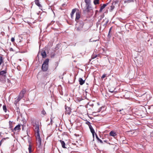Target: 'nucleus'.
<instances>
[{"label": "nucleus", "mask_w": 153, "mask_h": 153, "mask_svg": "<svg viewBox=\"0 0 153 153\" xmlns=\"http://www.w3.org/2000/svg\"><path fill=\"white\" fill-rule=\"evenodd\" d=\"M36 143L38 148H40L41 145V139L40 134L36 135Z\"/></svg>", "instance_id": "5"}, {"label": "nucleus", "mask_w": 153, "mask_h": 153, "mask_svg": "<svg viewBox=\"0 0 153 153\" xmlns=\"http://www.w3.org/2000/svg\"><path fill=\"white\" fill-rule=\"evenodd\" d=\"M107 24H105V23L104 24V25H103V26H104V27H105L106 25Z\"/></svg>", "instance_id": "42"}, {"label": "nucleus", "mask_w": 153, "mask_h": 153, "mask_svg": "<svg viewBox=\"0 0 153 153\" xmlns=\"http://www.w3.org/2000/svg\"><path fill=\"white\" fill-rule=\"evenodd\" d=\"M96 137L98 141H99L100 142V143H103V142L102 140H101L98 137V136L96 134Z\"/></svg>", "instance_id": "18"}, {"label": "nucleus", "mask_w": 153, "mask_h": 153, "mask_svg": "<svg viewBox=\"0 0 153 153\" xmlns=\"http://www.w3.org/2000/svg\"><path fill=\"white\" fill-rule=\"evenodd\" d=\"M79 26L75 28V30L78 32L81 31L83 30L84 23L83 21H81L79 23Z\"/></svg>", "instance_id": "3"}, {"label": "nucleus", "mask_w": 153, "mask_h": 153, "mask_svg": "<svg viewBox=\"0 0 153 153\" xmlns=\"http://www.w3.org/2000/svg\"><path fill=\"white\" fill-rule=\"evenodd\" d=\"M9 123L10 128H11L13 127V126L12 125V124H11L12 123V122L10 121Z\"/></svg>", "instance_id": "28"}, {"label": "nucleus", "mask_w": 153, "mask_h": 153, "mask_svg": "<svg viewBox=\"0 0 153 153\" xmlns=\"http://www.w3.org/2000/svg\"><path fill=\"white\" fill-rule=\"evenodd\" d=\"M1 106V104H0V106Z\"/></svg>", "instance_id": "51"}, {"label": "nucleus", "mask_w": 153, "mask_h": 153, "mask_svg": "<svg viewBox=\"0 0 153 153\" xmlns=\"http://www.w3.org/2000/svg\"><path fill=\"white\" fill-rule=\"evenodd\" d=\"M39 0H35V1H38Z\"/></svg>", "instance_id": "47"}, {"label": "nucleus", "mask_w": 153, "mask_h": 153, "mask_svg": "<svg viewBox=\"0 0 153 153\" xmlns=\"http://www.w3.org/2000/svg\"><path fill=\"white\" fill-rule=\"evenodd\" d=\"M60 142L62 147L63 148H67L65 146V143L64 141L63 140H59Z\"/></svg>", "instance_id": "14"}, {"label": "nucleus", "mask_w": 153, "mask_h": 153, "mask_svg": "<svg viewBox=\"0 0 153 153\" xmlns=\"http://www.w3.org/2000/svg\"><path fill=\"white\" fill-rule=\"evenodd\" d=\"M29 153H31V152H29Z\"/></svg>", "instance_id": "50"}, {"label": "nucleus", "mask_w": 153, "mask_h": 153, "mask_svg": "<svg viewBox=\"0 0 153 153\" xmlns=\"http://www.w3.org/2000/svg\"><path fill=\"white\" fill-rule=\"evenodd\" d=\"M26 93V90L25 89H23L20 92L19 96L23 98L24 97V94Z\"/></svg>", "instance_id": "11"}, {"label": "nucleus", "mask_w": 153, "mask_h": 153, "mask_svg": "<svg viewBox=\"0 0 153 153\" xmlns=\"http://www.w3.org/2000/svg\"><path fill=\"white\" fill-rule=\"evenodd\" d=\"M97 56V55L96 54L94 53L91 56V59H92L95 58Z\"/></svg>", "instance_id": "22"}, {"label": "nucleus", "mask_w": 153, "mask_h": 153, "mask_svg": "<svg viewBox=\"0 0 153 153\" xmlns=\"http://www.w3.org/2000/svg\"><path fill=\"white\" fill-rule=\"evenodd\" d=\"M7 82L8 83H10V81L9 79H7Z\"/></svg>", "instance_id": "35"}, {"label": "nucleus", "mask_w": 153, "mask_h": 153, "mask_svg": "<svg viewBox=\"0 0 153 153\" xmlns=\"http://www.w3.org/2000/svg\"><path fill=\"white\" fill-rule=\"evenodd\" d=\"M112 29V27H111V28H110V29L109 30V32H108V37L109 38H110L111 37V34L110 35V33H111V30Z\"/></svg>", "instance_id": "20"}, {"label": "nucleus", "mask_w": 153, "mask_h": 153, "mask_svg": "<svg viewBox=\"0 0 153 153\" xmlns=\"http://www.w3.org/2000/svg\"><path fill=\"white\" fill-rule=\"evenodd\" d=\"M11 41L12 42H13L15 41V39L13 37H12L11 39Z\"/></svg>", "instance_id": "32"}, {"label": "nucleus", "mask_w": 153, "mask_h": 153, "mask_svg": "<svg viewBox=\"0 0 153 153\" xmlns=\"http://www.w3.org/2000/svg\"><path fill=\"white\" fill-rule=\"evenodd\" d=\"M86 123L89 126V125H91V123H90V122L89 121H88Z\"/></svg>", "instance_id": "34"}, {"label": "nucleus", "mask_w": 153, "mask_h": 153, "mask_svg": "<svg viewBox=\"0 0 153 153\" xmlns=\"http://www.w3.org/2000/svg\"><path fill=\"white\" fill-rule=\"evenodd\" d=\"M3 108L4 111L6 112L7 111V108L5 105H4L3 106Z\"/></svg>", "instance_id": "24"}, {"label": "nucleus", "mask_w": 153, "mask_h": 153, "mask_svg": "<svg viewBox=\"0 0 153 153\" xmlns=\"http://www.w3.org/2000/svg\"><path fill=\"white\" fill-rule=\"evenodd\" d=\"M77 10V9L76 8H75L72 10V12L71 13V17L72 19H73L74 17V15L75 13Z\"/></svg>", "instance_id": "12"}, {"label": "nucleus", "mask_w": 153, "mask_h": 153, "mask_svg": "<svg viewBox=\"0 0 153 153\" xmlns=\"http://www.w3.org/2000/svg\"><path fill=\"white\" fill-rule=\"evenodd\" d=\"M109 21L108 20H107L105 22V24H107L108 23Z\"/></svg>", "instance_id": "39"}, {"label": "nucleus", "mask_w": 153, "mask_h": 153, "mask_svg": "<svg viewBox=\"0 0 153 153\" xmlns=\"http://www.w3.org/2000/svg\"><path fill=\"white\" fill-rule=\"evenodd\" d=\"M65 3L63 4H62V6H65Z\"/></svg>", "instance_id": "44"}, {"label": "nucleus", "mask_w": 153, "mask_h": 153, "mask_svg": "<svg viewBox=\"0 0 153 153\" xmlns=\"http://www.w3.org/2000/svg\"><path fill=\"white\" fill-rule=\"evenodd\" d=\"M54 22H53V21H52L50 23L48 24V26H50V25L53 24L54 23Z\"/></svg>", "instance_id": "31"}, {"label": "nucleus", "mask_w": 153, "mask_h": 153, "mask_svg": "<svg viewBox=\"0 0 153 153\" xmlns=\"http://www.w3.org/2000/svg\"><path fill=\"white\" fill-rule=\"evenodd\" d=\"M85 7V9L84 10V12L85 13H88L90 12L92 10L91 4H86Z\"/></svg>", "instance_id": "4"}, {"label": "nucleus", "mask_w": 153, "mask_h": 153, "mask_svg": "<svg viewBox=\"0 0 153 153\" xmlns=\"http://www.w3.org/2000/svg\"><path fill=\"white\" fill-rule=\"evenodd\" d=\"M41 54L43 58H45L46 56V54L45 51H42Z\"/></svg>", "instance_id": "17"}, {"label": "nucleus", "mask_w": 153, "mask_h": 153, "mask_svg": "<svg viewBox=\"0 0 153 153\" xmlns=\"http://www.w3.org/2000/svg\"><path fill=\"white\" fill-rule=\"evenodd\" d=\"M101 19H102V18H101L100 19V20H101Z\"/></svg>", "instance_id": "52"}, {"label": "nucleus", "mask_w": 153, "mask_h": 153, "mask_svg": "<svg viewBox=\"0 0 153 153\" xmlns=\"http://www.w3.org/2000/svg\"><path fill=\"white\" fill-rule=\"evenodd\" d=\"M20 126L19 124L16 126L13 129H11L12 131L15 133V132L17 130H19L20 129Z\"/></svg>", "instance_id": "8"}, {"label": "nucleus", "mask_w": 153, "mask_h": 153, "mask_svg": "<svg viewBox=\"0 0 153 153\" xmlns=\"http://www.w3.org/2000/svg\"><path fill=\"white\" fill-rule=\"evenodd\" d=\"M32 147L30 145L28 147L29 152H31Z\"/></svg>", "instance_id": "27"}, {"label": "nucleus", "mask_w": 153, "mask_h": 153, "mask_svg": "<svg viewBox=\"0 0 153 153\" xmlns=\"http://www.w3.org/2000/svg\"><path fill=\"white\" fill-rule=\"evenodd\" d=\"M109 91L111 93H113L114 92V91H111V90H110Z\"/></svg>", "instance_id": "40"}, {"label": "nucleus", "mask_w": 153, "mask_h": 153, "mask_svg": "<svg viewBox=\"0 0 153 153\" xmlns=\"http://www.w3.org/2000/svg\"><path fill=\"white\" fill-rule=\"evenodd\" d=\"M109 135L111 136L114 137L117 135V134L114 131H111L109 133Z\"/></svg>", "instance_id": "16"}, {"label": "nucleus", "mask_w": 153, "mask_h": 153, "mask_svg": "<svg viewBox=\"0 0 153 153\" xmlns=\"http://www.w3.org/2000/svg\"><path fill=\"white\" fill-rule=\"evenodd\" d=\"M7 70L0 71V82L2 83L6 82Z\"/></svg>", "instance_id": "1"}, {"label": "nucleus", "mask_w": 153, "mask_h": 153, "mask_svg": "<svg viewBox=\"0 0 153 153\" xmlns=\"http://www.w3.org/2000/svg\"><path fill=\"white\" fill-rule=\"evenodd\" d=\"M49 59L47 58L43 62L42 65V70L44 72L46 71L48 69Z\"/></svg>", "instance_id": "2"}, {"label": "nucleus", "mask_w": 153, "mask_h": 153, "mask_svg": "<svg viewBox=\"0 0 153 153\" xmlns=\"http://www.w3.org/2000/svg\"><path fill=\"white\" fill-rule=\"evenodd\" d=\"M89 128L90 129V131L92 134V135L93 137H94V133L95 132L94 128H93L92 127V126L91 125H89Z\"/></svg>", "instance_id": "10"}, {"label": "nucleus", "mask_w": 153, "mask_h": 153, "mask_svg": "<svg viewBox=\"0 0 153 153\" xmlns=\"http://www.w3.org/2000/svg\"><path fill=\"white\" fill-rule=\"evenodd\" d=\"M80 13L79 12H76V16L75 20L77 22H78V20L80 18Z\"/></svg>", "instance_id": "9"}, {"label": "nucleus", "mask_w": 153, "mask_h": 153, "mask_svg": "<svg viewBox=\"0 0 153 153\" xmlns=\"http://www.w3.org/2000/svg\"><path fill=\"white\" fill-rule=\"evenodd\" d=\"M123 110V109H122V110H120V111H119L120 112L121 111H122Z\"/></svg>", "instance_id": "45"}, {"label": "nucleus", "mask_w": 153, "mask_h": 153, "mask_svg": "<svg viewBox=\"0 0 153 153\" xmlns=\"http://www.w3.org/2000/svg\"><path fill=\"white\" fill-rule=\"evenodd\" d=\"M101 109H102V108H100L99 109V110L98 111H97V112H100L101 110Z\"/></svg>", "instance_id": "37"}, {"label": "nucleus", "mask_w": 153, "mask_h": 153, "mask_svg": "<svg viewBox=\"0 0 153 153\" xmlns=\"http://www.w3.org/2000/svg\"><path fill=\"white\" fill-rule=\"evenodd\" d=\"M52 120L51 118V124H52Z\"/></svg>", "instance_id": "41"}, {"label": "nucleus", "mask_w": 153, "mask_h": 153, "mask_svg": "<svg viewBox=\"0 0 153 153\" xmlns=\"http://www.w3.org/2000/svg\"><path fill=\"white\" fill-rule=\"evenodd\" d=\"M94 3L95 5L99 4V0H94Z\"/></svg>", "instance_id": "21"}, {"label": "nucleus", "mask_w": 153, "mask_h": 153, "mask_svg": "<svg viewBox=\"0 0 153 153\" xmlns=\"http://www.w3.org/2000/svg\"><path fill=\"white\" fill-rule=\"evenodd\" d=\"M114 8V5H112L111 6L110 11H112Z\"/></svg>", "instance_id": "30"}, {"label": "nucleus", "mask_w": 153, "mask_h": 153, "mask_svg": "<svg viewBox=\"0 0 153 153\" xmlns=\"http://www.w3.org/2000/svg\"><path fill=\"white\" fill-rule=\"evenodd\" d=\"M65 114H66L70 115L71 112V108L65 105Z\"/></svg>", "instance_id": "7"}, {"label": "nucleus", "mask_w": 153, "mask_h": 153, "mask_svg": "<svg viewBox=\"0 0 153 153\" xmlns=\"http://www.w3.org/2000/svg\"><path fill=\"white\" fill-rule=\"evenodd\" d=\"M34 130L35 132L36 135L40 134L39 131V123H35L34 125Z\"/></svg>", "instance_id": "6"}, {"label": "nucleus", "mask_w": 153, "mask_h": 153, "mask_svg": "<svg viewBox=\"0 0 153 153\" xmlns=\"http://www.w3.org/2000/svg\"><path fill=\"white\" fill-rule=\"evenodd\" d=\"M85 80H83L82 78H80L79 79V83L81 85H82L85 83Z\"/></svg>", "instance_id": "15"}, {"label": "nucleus", "mask_w": 153, "mask_h": 153, "mask_svg": "<svg viewBox=\"0 0 153 153\" xmlns=\"http://www.w3.org/2000/svg\"><path fill=\"white\" fill-rule=\"evenodd\" d=\"M105 76H106V74H103L102 75V77H101V78H102V79L104 78Z\"/></svg>", "instance_id": "33"}, {"label": "nucleus", "mask_w": 153, "mask_h": 153, "mask_svg": "<svg viewBox=\"0 0 153 153\" xmlns=\"http://www.w3.org/2000/svg\"><path fill=\"white\" fill-rule=\"evenodd\" d=\"M17 100H15L14 102V104L16 107H18V106L17 105V103L19 102V101H17Z\"/></svg>", "instance_id": "25"}, {"label": "nucleus", "mask_w": 153, "mask_h": 153, "mask_svg": "<svg viewBox=\"0 0 153 153\" xmlns=\"http://www.w3.org/2000/svg\"><path fill=\"white\" fill-rule=\"evenodd\" d=\"M104 20H103V21L102 22V23H103V22H104Z\"/></svg>", "instance_id": "48"}, {"label": "nucleus", "mask_w": 153, "mask_h": 153, "mask_svg": "<svg viewBox=\"0 0 153 153\" xmlns=\"http://www.w3.org/2000/svg\"><path fill=\"white\" fill-rule=\"evenodd\" d=\"M85 2L86 4H91V0H85Z\"/></svg>", "instance_id": "23"}, {"label": "nucleus", "mask_w": 153, "mask_h": 153, "mask_svg": "<svg viewBox=\"0 0 153 153\" xmlns=\"http://www.w3.org/2000/svg\"><path fill=\"white\" fill-rule=\"evenodd\" d=\"M35 4L39 7H42V6L39 3V1H35Z\"/></svg>", "instance_id": "19"}, {"label": "nucleus", "mask_w": 153, "mask_h": 153, "mask_svg": "<svg viewBox=\"0 0 153 153\" xmlns=\"http://www.w3.org/2000/svg\"><path fill=\"white\" fill-rule=\"evenodd\" d=\"M95 113H96V112H93V114Z\"/></svg>", "instance_id": "49"}, {"label": "nucleus", "mask_w": 153, "mask_h": 153, "mask_svg": "<svg viewBox=\"0 0 153 153\" xmlns=\"http://www.w3.org/2000/svg\"><path fill=\"white\" fill-rule=\"evenodd\" d=\"M56 67L55 68V69L57 67V66H58V65L57 63H56Z\"/></svg>", "instance_id": "43"}, {"label": "nucleus", "mask_w": 153, "mask_h": 153, "mask_svg": "<svg viewBox=\"0 0 153 153\" xmlns=\"http://www.w3.org/2000/svg\"><path fill=\"white\" fill-rule=\"evenodd\" d=\"M104 142H106V140H104L103 141Z\"/></svg>", "instance_id": "46"}, {"label": "nucleus", "mask_w": 153, "mask_h": 153, "mask_svg": "<svg viewBox=\"0 0 153 153\" xmlns=\"http://www.w3.org/2000/svg\"><path fill=\"white\" fill-rule=\"evenodd\" d=\"M41 113L42 114H43L44 115H45L46 114V113L44 109L42 111Z\"/></svg>", "instance_id": "29"}, {"label": "nucleus", "mask_w": 153, "mask_h": 153, "mask_svg": "<svg viewBox=\"0 0 153 153\" xmlns=\"http://www.w3.org/2000/svg\"><path fill=\"white\" fill-rule=\"evenodd\" d=\"M108 4V3L103 4L102 6H101L100 8V12H101L102 10L105 8V7Z\"/></svg>", "instance_id": "13"}, {"label": "nucleus", "mask_w": 153, "mask_h": 153, "mask_svg": "<svg viewBox=\"0 0 153 153\" xmlns=\"http://www.w3.org/2000/svg\"><path fill=\"white\" fill-rule=\"evenodd\" d=\"M22 98V97L19 95L16 100H17V101H19Z\"/></svg>", "instance_id": "26"}, {"label": "nucleus", "mask_w": 153, "mask_h": 153, "mask_svg": "<svg viewBox=\"0 0 153 153\" xmlns=\"http://www.w3.org/2000/svg\"><path fill=\"white\" fill-rule=\"evenodd\" d=\"M96 40H92L91 39H90L89 40L90 42H96Z\"/></svg>", "instance_id": "38"}, {"label": "nucleus", "mask_w": 153, "mask_h": 153, "mask_svg": "<svg viewBox=\"0 0 153 153\" xmlns=\"http://www.w3.org/2000/svg\"><path fill=\"white\" fill-rule=\"evenodd\" d=\"M16 111L17 112H18V111H19V107H16Z\"/></svg>", "instance_id": "36"}]
</instances>
